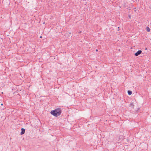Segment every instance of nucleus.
Segmentation results:
<instances>
[{
  "mask_svg": "<svg viewBox=\"0 0 151 151\" xmlns=\"http://www.w3.org/2000/svg\"><path fill=\"white\" fill-rule=\"evenodd\" d=\"M25 132V130L24 128H22L21 129V132L20 133V134L21 135H22L24 134Z\"/></svg>",
  "mask_w": 151,
  "mask_h": 151,
  "instance_id": "7ed1b4c3",
  "label": "nucleus"
},
{
  "mask_svg": "<svg viewBox=\"0 0 151 151\" xmlns=\"http://www.w3.org/2000/svg\"><path fill=\"white\" fill-rule=\"evenodd\" d=\"M142 52V51L140 50H139L137 51L135 54H134V55L135 56H137L139 55H140Z\"/></svg>",
  "mask_w": 151,
  "mask_h": 151,
  "instance_id": "f03ea898",
  "label": "nucleus"
},
{
  "mask_svg": "<svg viewBox=\"0 0 151 151\" xmlns=\"http://www.w3.org/2000/svg\"><path fill=\"white\" fill-rule=\"evenodd\" d=\"M1 105L2 106V105H3V104H1Z\"/></svg>",
  "mask_w": 151,
  "mask_h": 151,
  "instance_id": "1a4fd4ad",
  "label": "nucleus"
},
{
  "mask_svg": "<svg viewBox=\"0 0 151 151\" xmlns=\"http://www.w3.org/2000/svg\"><path fill=\"white\" fill-rule=\"evenodd\" d=\"M69 34H70V36L71 35V33H69Z\"/></svg>",
  "mask_w": 151,
  "mask_h": 151,
  "instance_id": "423d86ee",
  "label": "nucleus"
},
{
  "mask_svg": "<svg viewBox=\"0 0 151 151\" xmlns=\"http://www.w3.org/2000/svg\"><path fill=\"white\" fill-rule=\"evenodd\" d=\"M146 30L148 32H149L150 31V29L148 27H147L146 28Z\"/></svg>",
  "mask_w": 151,
  "mask_h": 151,
  "instance_id": "39448f33",
  "label": "nucleus"
},
{
  "mask_svg": "<svg viewBox=\"0 0 151 151\" xmlns=\"http://www.w3.org/2000/svg\"><path fill=\"white\" fill-rule=\"evenodd\" d=\"M132 104H130V105H132Z\"/></svg>",
  "mask_w": 151,
  "mask_h": 151,
  "instance_id": "6e6552de",
  "label": "nucleus"
},
{
  "mask_svg": "<svg viewBox=\"0 0 151 151\" xmlns=\"http://www.w3.org/2000/svg\"><path fill=\"white\" fill-rule=\"evenodd\" d=\"M128 94L130 95L132 94V91H131L128 90L127 91Z\"/></svg>",
  "mask_w": 151,
  "mask_h": 151,
  "instance_id": "20e7f679",
  "label": "nucleus"
},
{
  "mask_svg": "<svg viewBox=\"0 0 151 151\" xmlns=\"http://www.w3.org/2000/svg\"><path fill=\"white\" fill-rule=\"evenodd\" d=\"M129 17H130V16H129Z\"/></svg>",
  "mask_w": 151,
  "mask_h": 151,
  "instance_id": "9b49d317",
  "label": "nucleus"
},
{
  "mask_svg": "<svg viewBox=\"0 0 151 151\" xmlns=\"http://www.w3.org/2000/svg\"><path fill=\"white\" fill-rule=\"evenodd\" d=\"M61 110L60 108L55 109L54 110L51 111L50 113L54 116L57 117L60 116L61 113Z\"/></svg>",
  "mask_w": 151,
  "mask_h": 151,
  "instance_id": "f257e3e1",
  "label": "nucleus"
},
{
  "mask_svg": "<svg viewBox=\"0 0 151 151\" xmlns=\"http://www.w3.org/2000/svg\"><path fill=\"white\" fill-rule=\"evenodd\" d=\"M98 51V50H97V49H96V51Z\"/></svg>",
  "mask_w": 151,
  "mask_h": 151,
  "instance_id": "0eeeda50",
  "label": "nucleus"
},
{
  "mask_svg": "<svg viewBox=\"0 0 151 151\" xmlns=\"http://www.w3.org/2000/svg\"><path fill=\"white\" fill-rule=\"evenodd\" d=\"M42 37L41 36L40 37V38H42Z\"/></svg>",
  "mask_w": 151,
  "mask_h": 151,
  "instance_id": "9d476101",
  "label": "nucleus"
}]
</instances>
